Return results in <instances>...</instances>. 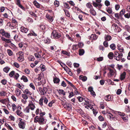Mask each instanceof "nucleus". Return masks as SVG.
Returning a JSON list of instances; mask_svg holds the SVG:
<instances>
[{"instance_id": "0eeeda50", "label": "nucleus", "mask_w": 130, "mask_h": 130, "mask_svg": "<svg viewBox=\"0 0 130 130\" xmlns=\"http://www.w3.org/2000/svg\"><path fill=\"white\" fill-rule=\"evenodd\" d=\"M109 72L108 74L109 77H111L114 76L115 77L116 75V71L115 70H112L111 69H109Z\"/></svg>"}, {"instance_id": "09e8293b", "label": "nucleus", "mask_w": 130, "mask_h": 130, "mask_svg": "<svg viewBox=\"0 0 130 130\" xmlns=\"http://www.w3.org/2000/svg\"><path fill=\"white\" fill-rule=\"evenodd\" d=\"M30 109V108L28 106L25 109V111L26 112L29 113V112Z\"/></svg>"}, {"instance_id": "c03bdc74", "label": "nucleus", "mask_w": 130, "mask_h": 130, "mask_svg": "<svg viewBox=\"0 0 130 130\" xmlns=\"http://www.w3.org/2000/svg\"><path fill=\"white\" fill-rule=\"evenodd\" d=\"M66 80L68 83L69 84V85H70L71 86H72L73 88H74L75 89H76V88L75 87V86L71 83L68 80L66 79Z\"/></svg>"}, {"instance_id": "2eb2a0df", "label": "nucleus", "mask_w": 130, "mask_h": 130, "mask_svg": "<svg viewBox=\"0 0 130 130\" xmlns=\"http://www.w3.org/2000/svg\"><path fill=\"white\" fill-rule=\"evenodd\" d=\"M46 17L50 22H52L53 20V18L52 17L49 16L48 14L46 15Z\"/></svg>"}, {"instance_id": "ddd939ff", "label": "nucleus", "mask_w": 130, "mask_h": 130, "mask_svg": "<svg viewBox=\"0 0 130 130\" xmlns=\"http://www.w3.org/2000/svg\"><path fill=\"white\" fill-rule=\"evenodd\" d=\"M1 39L2 41L5 42L6 43H9L11 42V41L10 39H6L3 37H1Z\"/></svg>"}, {"instance_id": "a878e982", "label": "nucleus", "mask_w": 130, "mask_h": 130, "mask_svg": "<svg viewBox=\"0 0 130 130\" xmlns=\"http://www.w3.org/2000/svg\"><path fill=\"white\" fill-rule=\"evenodd\" d=\"M33 4L37 8H39L40 7V4L36 1H34Z\"/></svg>"}, {"instance_id": "de8ad7c7", "label": "nucleus", "mask_w": 130, "mask_h": 130, "mask_svg": "<svg viewBox=\"0 0 130 130\" xmlns=\"http://www.w3.org/2000/svg\"><path fill=\"white\" fill-rule=\"evenodd\" d=\"M122 118L126 122L127 121L128 117L126 116L125 115V116L122 117Z\"/></svg>"}, {"instance_id": "cd10ccee", "label": "nucleus", "mask_w": 130, "mask_h": 130, "mask_svg": "<svg viewBox=\"0 0 130 130\" xmlns=\"http://www.w3.org/2000/svg\"><path fill=\"white\" fill-rule=\"evenodd\" d=\"M85 53V51L83 49H80L79 50V55L81 56L83 55Z\"/></svg>"}, {"instance_id": "9b49d317", "label": "nucleus", "mask_w": 130, "mask_h": 130, "mask_svg": "<svg viewBox=\"0 0 130 130\" xmlns=\"http://www.w3.org/2000/svg\"><path fill=\"white\" fill-rule=\"evenodd\" d=\"M107 117L111 120H112L115 118V116L110 113H107Z\"/></svg>"}, {"instance_id": "2f4dec72", "label": "nucleus", "mask_w": 130, "mask_h": 130, "mask_svg": "<svg viewBox=\"0 0 130 130\" xmlns=\"http://www.w3.org/2000/svg\"><path fill=\"white\" fill-rule=\"evenodd\" d=\"M10 68L8 67H6L3 69L4 71L6 73H7L9 70Z\"/></svg>"}, {"instance_id": "680f3d73", "label": "nucleus", "mask_w": 130, "mask_h": 130, "mask_svg": "<svg viewBox=\"0 0 130 130\" xmlns=\"http://www.w3.org/2000/svg\"><path fill=\"white\" fill-rule=\"evenodd\" d=\"M62 52L63 54L66 55L67 56H69L70 55V53L66 51H62Z\"/></svg>"}, {"instance_id": "c85d7f7f", "label": "nucleus", "mask_w": 130, "mask_h": 130, "mask_svg": "<svg viewBox=\"0 0 130 130\" xmlns=\"http://www.w3.org/2000/svg\"><path fill=\"white\" fill-rule=\"evenodd\" d=\"M126 75V73L124 72L121 75L120 79L121 80H123L125 78Z\"/></svg>"}, {"instance_id": "393cba45", "label": "nucleus", "mask_w": 130, "mask_h": 130, "mask_svg": "<svg viewBox=\"0 0 130 130\" xmlns=\"http://www.w3.org/2000/svg\"><path fill=\"white\" fill-rule=\"evenodd\" d=\"M90 13L93 15H95L96 14V13L95 11L92 8L90 9Z\"/></svg>"}, {"instance_id": "a211bd4d", "label": "nucleus", "mask_w": 130, "mask_h": 130, "mask_svg": "<svg viewBox=\"0 0 130 130\" xmlns=\"http://www.w3.org/2000/svg\"><path fill=\"white\" fill-rule=\"evenodd\" d=\"M53 81L54 83L58 84L59 83L60 80L59 78L56 77H54Z\"/></svg>"}, {"instance_id": "ea45409f", "label": "nucleus", "mask_w": 130, "mask_h": 130, "mask_svg": "<svg viewBox=\"0 0 130 130\" xmlns=\"http://www.w3.org/2000/svg\"><path fill=\"white\" fill-rule=\"evenodd\" d=\"M22 97L23 98V99L26 100L28 98V97L27 95L25 94H22Z\"/></svg>"}, {"instance_id": "4c0bfd02", "label": "nucleus", "mask_w": 130, "mask_h": 130, "mask_svg": "<svg viewBox=\"0 0 130 130\" xmlns=\"http://www.w3.org/2000/svg\"><path fill=\"white\" fill-rule=\"evenodd\" d=\"M110 47L113 50H114L116 48V46L114 44H112L110 45Z\"/></svg>"}, {"instance_id": "0e129e2a", "label": "nucleus", "mask_w": 130, "mask_h": 130, "mask_svg": "<svg viewBox=\"0 0 130 130\" xmlns=\"http://www.w3.org/2000/svg\"><path fill=\"white\" fill-rule=\"evenodd\" d=\"M125 17L127 18H129L130 17V13H128L124 15Z\"/></svg>"}, {"instance_id": "5701e85b", "label": "nucleus", "mask_w": 130, "mask_h": 130, "mask_svg": "<svg viewBox=\"0 0 130 130\" xmlns=\"http://www.w3.org/2000/svg\"><path fill=\"white\" fill-rule=\"evenodd\" d=\"M27 35L28 36H37V35L33 31H30V33L28 34Z\"/></svg>"}, {"instance_id": "aec40b11", "label": "nucleus", "mask_w": 130, "mask_h": 130, "mask_svg": "<svg viewBox=\"0 0 130 130\" xmlns=\"http://www.w3.org/2000/svg\"><path fill=\"white\" fill-rule=\"evenodd\" d=\"M114 55L113 53L110 52L108 54V56L110 59H112L113 58Z\"/></svg>"}, {"instance_id": "4468645a", "label": "nucleus", "mask_w": 130, "mask_h": 130, "mask_svg": "<svg viewBox=\"0 0 130 130\" xmlns=\"http://www.w3.org/2000/svg\"><path fill=\"white\" fill-rule=\"evenodd\" d=\"M28 30V29L22 26L21 28V31L24 33H26Z\"/></svg>"}, {"instance_id": "5fc2aeb1", "label": "nucleus", "mask_w": 130, "mask_h": 130, "mask_svg": "<svg viewBox=\"0 0 130 130\" xmlns=\"http://www.w3.org/2000/svg\"><path fill=\"white\" fill-rule=\"evenodd\" d=\"M29 86L30 88H32L34 90L35 89V87L32 83H31L29 85Z\"/></svg>"}, {"instance_id": "6e6d98bb", "label": "nucleus", "mask_w": 130, "mask_h": 130, "mask_svg": "<svg viewBox=\"0 0 130 130\" xmlns=\"http://www.w3.org/2000/svg\"><path fill=\"white\" fill-rule=\"evenodd\" d=\"M58 92L60 93L63 94V95H64L65 94V92L62 90H59V91Z\"/></svg>"}, {"instance_id": "4be33fe9", "label": "nucleus", "mask_w": 130, "mask_h": 130, "mask_svg": "<svg viewBox=\"0 0 130 130\" xmlns=\"http://www.w3.org/2000/svg\"><path fill=\"white\" fill-rule=\"evenodd\" d=\"M23 92L24 93L26 94H27L28 95H30L32 94L31 92L29 91L27 89H26Z\"/></svg>"}, {"instance_id": "338daca9", "label": "nucleus", "mask_w": 130, "mask_h": 130, "mask_svg": "<svg viewBox=\"0 0 130 130\" xmlns=\"http://www.w3.org/2000/svg\"><path fill=\"white\" fill-rule=\"evenodd\" d=\"M125 10L124 9H122L120 12V14L121 15H123L125 13Z\"/></svg>"}, {"instance_id": "7ed1b4c3", "label": "nucleus", "mask_w": 130, "mask_h": 130, "mask_svg": "<svg viewBox=\"0 0 130 130\" xmlns=\"http://www.w3.org/2000/svg\"><path fill=\"white\" fill-rule=\"evenodd\" d=\"M61 36V34L55 30L53 31L51 34V37L53 38L58 39Z\"/></svg>"}, {"instance_id": "79ce46f5", "label": "nucleus", "mask_w": 130, "mask_h": 130, "mask_svg": "<svg viewBox=\"0 0 130 130\" xmlns=\"http://www.w3.org/2000/svg\"><path fill=\"white\" fill-rule=\"evenodd\" d=\"M7 53L8 55L10 56H11L12 55L13 52L10 50L8 49L7 50Z\"/></svg>"}, {"instance_id": "412c9836", "label": "nucleus", "mask_w": 130, "mask_h": 130, "mask_svg": "<svg viewBox=\"0 0 130 130\" xmlns=\"http://www.w3.org/2000/svg\"><path fill=\"white\" fill-rule=\"evenodd\" d=\"M80 79H81L83 81L85 82L87 78L85 76H84L83 75H80L79 77Z\"/></svg>"}, {"instance_id": "8fccbe9b", "label": "nucleus", "mask_w": 130, "mask_h": 130, "mask_svg": "<svg viewBox=\"0 0 130 130\" xmlns=\"http://www.w3.org/2000/svg\"><path fill=\"white\" fill-rule=\"evenodd\" d=\"M107 11L109 14L111 13L112 12L111 8L110 7L108 8Z\"/></svg>"}, {"instance_id": "72a5a7b5", "label": "nucleus", "mask_w": 130, "mask_h": 130, "mask_svg": "<svg viewBox=\"0 0 130 130\" xmlns=\"http://www.w3.org/2000/svg\"><path fill=\"white\" fill-rule=\"evenodd\" d=\"M10 46L12 49L14 50H15L17 48L16 46L12 43H11L10 44Z\"/></svg>"}, {"instance_id": "dca6fc26", "label": "nucleus", "mask_w": 130, "mask_h": 130, "mask_svg": "<svg viewBox=\"0 0 130 130\" xmlns=\"http://www.w3.org/2000/svg\"><path fill=\"white\" fill-rule=\"evenodd\" d=\"M98 36L95 34H92L90 37V39L91 40H96L98 38Z\"/></svg>"}, {"instance_id": "4d7b16f0", "label": "nucleus", "mask_w": 130, "mask_h": 130, "mask_svg": "<svg viewBox=\"0 0 130 130\" xmlns=\"http://www.w3.org/2000/svg\"><path fill=\"white\" fill-rule=\"evenodd\" d=\"M40 28L42 30H44L45 28V26L43 25H41L40 26Z\"/></svg>"}, {"instance_id": "c9c22d12", "label": "nucleus", "mask_w": 130, "mask_h": 130, "mask_svg": "<svg viewBox=\"0 0 130 130\" xmlns=\"http://www.w3.org/2000/svg\"><path fill=\"white\" fill-rule=\"evenodd\" d=\"M4 36H5L6 38H9L10 37V33L8 32H5Z\"/></svg>"}, {"instance_id": "f704fd0d", "label": "nucleus", "mask_w": 130, "mask_h": 130, "mask_svg": "<svg viewBox=\"0 0 130 130\" xmlns=\"http://www.w3.org/2000/svg\"><path fill=\"white\" fill-rule=\"evenodd\" d=\"M17 86L18 88L21 89L22 90H23V89H24V86H22L20 84H17Z\"/></svg>"}, {"instance_id": "20e7f679", "label": "nucleus", "mask_w": 130, "mask_h": 130, "mask_svg": "<svg viewBox=\"0 0 130 130\" xmlns=\"http://www.w3.org/2000/svg\"><path fill=\"white\" fill-rule=\"evenodd\" d=\"M122 56L123 54L122 53H120L119 54L117 52H115L114 53V58L117 61H119Z\"/></svg>"}, {"instance_id": "69168bd1", "label": "nucleus", "mask_w": 130, "mask_h": 130, "mask_svg": "<svg viewBox=\"0 0 130 130\" xmlns=\"http://www.w3.org/2000/svg\"><path fill=\"white\" fill-rule=\"evenodd\" d=\"M9 24V27L12 29L14 27H15V26L16 25H15L14 24H10L9 23H8V24Z\"/></svg>"}, {"instance_id": "774afa93", "label": "nucleus", "mask_w": 130, "mask_h": 130, "mask_svg": "<svg viewBox=\"0 0 130 130\" xmlns=\"http://www.w3.org/2000/svg\"><path fill=\"white\" fill-rule=\"evenodd\" d=\"M25 73L27 74H29L30 73V70L28 69H26L24 70Z\"/></svg>"}, {"instance_id": "e433bc0d", "label": "nucleus", "mask_w": 130, "mask_h": 130, "mask_svg": "<svg viewBox=\"0 0 130 130\" xmlns=\"http://www.w3.org/2000/svg\"><path fill=\"white\" fill-rule=\"evenodd\" d=\"M64 11L66 15L68 17H70V14L68 11L66 9H64Z\"/></svg>"}, {"instance_id": "e2e57ef3", "label": "nucleus", "mask_w": 130, "mask_h": 130, "mask_svg": "<svg viewBox=\"0 0 130 130\" xmlns=\"http://www.w3.org/2000/svg\"><path fill=\"white\" fill-rule=\"evenodd\" d=\"M98 118L99 120L101 121H103L104 120V117L101 116H100L98 117Z\"/></svg>"}, {"instance_id": "13d9d810", "label": "nucleus", "mask_w": 130, "mask_h": 130, "mask_svg": "<svg viewBox=\"0 0 130 130\" xmlns=\"http://www.w3.org/2000/svg\"><path fill=\"white\" fill-rule=\"evenodd\" d=\"M12 24H14L15 25L17 24V21L13 18L12 19Z\"/></svg>"}, {"instance_id": "9d476101", "label": "nucleus", "mask_w": 130, "mask_h": 130, "mask_svg": "<svg viewBox=\"0 0 130 130\" xmlns=\"http://www.w3.org/2000/svg\"><path fill=\"white\" fill-rule=\"evenodd\" d=\"M113 97L110 95H107L105 97V100L107 101H111Z\"/></svg>"}, {"instance_id": "6e6552de", "label": "nucleus", "mask_w": 130, "mask_h": 130, "mask_svg": "<svg viewBox=\"0 0 130 130\" xmlns=\"http://www.w3.org/2000/svg\"><path fill=\"white\" fill-rule=\"evenodd\" d=\"M39 89L41 95H44L47 91V89L46 87H44L43 89L40 87L39 88Z\"/></svg>"}, {"instance_id": "bf43d9fd", "label": "nucleus", "mask_w": 130, "mask_h": 130, "mask_svg": "<svg viewBox=\"0 0 130 130\" xmlns=\"http://www.w3.org/2000/svg\"><path fill=\"white\" fill-rule=\"evenodd\" d=\"M55 5L56 7H58L59 5V2L57 1H55L54 2Z\"/></svg>"}, {"instance_id": "f257e3e1", "label": "nucleus", "mask_w": 130, "mask_h": 130, "mask_svg": "<svg viewBox=\"0 0 130 130\" xmlns=\"http://www.w3.org/2000/svg\"><path fill=\"white\" fill-rule=\"evenodd\" d=\"M34 122L35 123L38 122L40 124L43 125L46 123V120L43 117L36 116L34 118Z\"/></svg>"}, {"instance_id": "7c9ffc66", "label": "nucleus", "mask_w": 130, "mask_h": 130, "mask_svg": "<svg viewBox=\"0 0 130 130\" xmlns=\"http://www.w3.org/2000/svg\"><path fill=\"white\" fill-rule=\"evenodd\" d=\"M16 112L17 115L20 116H21L22 115V113L20 110H18Z\"/></svg>"}, {"instance_id": "a19ab883", "label": "nucleus", "mask_w": 130, "mask_h": 130, "mask_svg": "<svg viewBox=\"0 0 130 130\" xmlns=\"http://www.w3.org/2000/svg\"><path fill=\"white\" fill-rule=\"evenodd\" d=\"M21 79H23L24 81L25 82H27L28 81V79L26 77L24 76H22Z\"/></svg>"}, {"instance_id": "58836bf2", "label": "nucleus", "mask_w": 130, "mask_h": 130, "mask_svg": "<svg viewBox=\"0 0 130 130\" xmlns=\"http://www.w3.org/2000/svg\"><path fill=\"white\" fill-rule=\"evenodd\" d=\"M28 59L29 61H34L35 59V58L34 56H29Z\"/></svg>"}, {"instance_id": "c756f323", "label": "nucleus", "mask_w": 130, "mask_h": 130, "mask_svg": "<svg viewBox=\"0 0 130 130\" xmlns=\"http://www.w3.org/2000/svg\"><path fill=\"white\" fill-rule=\"evenodd\" d=\"M15 92L16 95L18 96L20 95L21 93V91L18 89H17L16 90Z\"/></svg>"}, {"instance_id": "f8f14e48", "label": "nucleus", "mask_w": 130, "mask_h": 130, "mask_svg": "<svg viewBox=\"0 0 130 130\" xmlns=\"http://www.w3.org/2000/svg\"><path fill=\"white\" fill-rule=\"evenodd\" d=\"M64 107L66 109L69 111L71 109V105L70 104L66 103L64 105Z\"/></svg>"}, {"instance_id": "423d86ee", "label": "nucleus", "mask_w": 130, "mask_h": 130, "mask_svg": "<svg viewBox=\"0 0 130 130\" xmlns=\"http://www.w3.org/2000/svg\"><path fill=\"white\" fill-rule=\"evenodd\" d=\"M29 102L28 106L30 108L31 110H34L35 107V103L34 100H29Z\"/></svg>"}, {"instance_id": "bb28decb", "label": "nucleus", "mask_w": 130, "mask_h": 130, "mask_svg": "<svg viewBox=\"0 0 130 130\" xmlns=\"http://www.w3.org/2000/svg\"><path fill=\"white\" fill-rule=\"evenodd\" d=\"M7 80L6 79H2L1 81V82L2 84L4 85H6L7 83Z\"/></svg>"}, {"instance_id": "49530a36", "label": "nucleus", "mask_w": 130, "mask_h": 130, "mask_svg": "<svg viewBox=\"0 0 130 130\" xmlns=\"http://www.w3.org/2000/svg\"><path fill=\"white\" fill-rule=\"evenodd\" d=\"M12 108L13 111H14L16 109L17 106L14 104L13 103L12 105Z\"/></svg>"}, {"instance_id": "1a4fd4ad", "label": "nucleus", "mask_w": 130, "mask_h": 130, "mask_svg": "<svg viewBox=\"0 0 130 130\" xmlns=\"http://www.w3.org/2000/svg\"><path fill=\"white\" fill-rule=\"evenodd\" d=\"M0 102L3 104L7 105H8L9 103V100L7 98L4 99H0Z\"/></svg>"}, {"instance_id": "f03ea898", "label": "nucleus", "mask_w": 130, "mask_h": 130, "mask_svg": "<svg viewBox=\"0 0 130 130\" xmlns=\"http://www.w3.org/2000/svg\"><path fill=\"white\" fill-rule=\"evenodd\" d=\"M19 121L18 125L19 127L22 129H24L26 125L25 122L20 118L19 119Z\"/></svg>"}, {"instance_id": "052dcab7", "label": "nucleus", "mask_w": 130, "mask_h": 130, "mask_svg": "<svg viewBox=\"0 0 130 130\" xmlns=\"http://www.w3.org/2000/svg\"><path fill=\"white\" fill-rule=\"evenodd\" d=\"M77 99L80 102H82L84 100V99L82 97L79 96L77 97Z\"/></svg>"}, {"instance_id": "864d4df0", "label": "nucleus", "mask_w": 130, "mask_h": 130, "mask_svg": "<svg viewBox=\"0 0 130 130\" xmlns=\"http://www.w3.org/2000/svg\"><path fill=\"white\" fill-rule=\"evenodd\" d=\"M14 73L15 72L14 71H12L9 74V76L11 77H12L13 76V75L14 74Z\"/></svg>"}, {"instance_id": "6ab92c4d", "label": "nucleus", "mask_w": 130, "mask_h": 130, "mask_svg": "<svg viewBox=\"0 0 130 130\" xmlns=\"http://www.w3.org/2000/svg\"><path fill=\"white\" fill-rule=\"evenodd\" d=\"M118 50L121 53H122L124 52V49L122 47L121 45L118 44Z\"/></svg>"}, {"instance_id": "b1692460", "label": "nucleus", "mask_w": 130, "mask_h": 130, "mask_svg": "<svg viewBox=\"0 0 130 130\" xmlns=\"http://www.w3.org/2000/svg\"><path fill=\"white\" fill-rule=\"evenodd\" d=\"M7 93L6 92L4 91H2L0 92V95L2 96H5L6 95Z\"/></svg>"}, {"instance_id": "603ef678", "label": "nucleus", "mask_w": 130, "mask_h": 130, "mask_svg": "<svg viewBox=\"0 0 130 130\" xmlns=\"http://www.w3.org/2000/svg\"><path fill=\"white\" fill-rule=\"evenodd\" d=\"M85 107L87 109H91L92 108V106L90 104L87 106H85Z\"/></svg>"}, {"instance_id": "f3484780", "label": "nucleus", "mask_w": 130, "mask_h": 130, "mask_svg": "<svg viewBox=\"0 0 130 130\" xmlns=\"http://www.w3.org/2000/svg\"><path fill=\"white\" fill-rule=\"evenodd\" d=\"M106 41H109L111 40L112 37L108 35H105L104 37Z\"/></svg>"}, {"instance_id": "37998d69", "label": "nucleus", "mask_w": 130, "mask_h": 130, "mask_svg": "<svg viewBox=\"0 0 130 130\" xmlns=\"http://www.w3.org/2000/svg\"><path fill=\"white\" fill-rule=\"evenodd\" d=\"M86 6L88 8L90 9L92 8V5L90 3H87L86 4Z\"/></svg>"}, {"instance_id": "39448f33", "label": "nucleus", "mask_w": 130, "mask_h": 130, "mask_svg": "<svg viewBox=\"0 0 130 130\" xmlns=\"http://www.w3.org/2000/svg\"><path fill=\"white\" fill-rule=\"evenodd\" d=\"M17 56L18 57V60L19 61L22 62L24 59L23 54L22 52L20 51L17 53Z\"/></svg>"}, {"instance_id": "a18cd8bd", "label": "nucleus", "mask_w": 130, "mask_h": 130, "mask_svg": "<svg viewBox=\"0 0 130 130\" xmlns=\"http://www.w3.org/2000/svg\"><path fill=\"white\" fill-rule=\"evenodd\" d=\"M5 31L4 29H1L0 30V33L1 34L2 36H4L5 33Z\"/></svg>"}, {"instance_id": "3c124183", "label": "nucleus", "mask_w": 130, "mask_h": 130, "mask_svg": "<svg viewBox=\"0 0 130 130\" xmlns=\"http://www.w3.org/2000/svg\"><path fill=\"white\" fill-rule=\"evenodd\" d=\"M13 66L15 67L18 68L19 67L20 65L17 63L16 62H14L13 64Z\"/></svg>"}, {"instance_id": "473e14b6", "label": "nucleus", "mask_w": 130, "mask_h": 130, "mask_svg": "<svg viewBox=\"0 0 130 130\" xmlns=\"http://www.w3.org/2000/svg\"><path fill=\"white\" fill-rule=\"evenodd\" d=\"M93 5L94 7H97L98 6H99V7H101L102 6V5L101 4H98L94 2H93Z\"/></svg>"}]
</instances>
